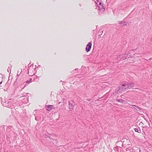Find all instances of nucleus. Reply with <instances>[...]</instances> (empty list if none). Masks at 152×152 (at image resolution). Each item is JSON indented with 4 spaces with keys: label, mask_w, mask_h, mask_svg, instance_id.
<instances>
[{
    "label": "nucleus",
    "mask_w": 152,
    "mask_h": 152,
    "mask_svg": "<svg viewBox=\"0 0 152 152\" xmlns=\"http://www.w3.org/2000/svg\"><path fill=\"white\" fill-rule=\"evenodd\" d=\"M31 80H32V79L31 78H30L29 80H27L25 82L27 84V83H28V84H29L31 82H32L31 81Z\"/></svg>",
    "instance_id": "obj_15"
},
{
    "label": "nucleus",
    "mask_w": 152,
    "mask_h": 152,
    "mask_svg": "<svg viewBox=\"0 0 152 152\" xmlns=\"http://www.w3.org/2000/svg\"><path fill=\"white\" fill-rule=\"evenodd\" d=\"M30 69H29L28 70V74L29 75H30V76H31L32 75H31V74H30L29 73V72H30Z\"/></svg>",
    "instance_id": "obj_20"
},
{
    "label": "nucleus",
    "mask_w": 152,
    "mask_h": 152,
    "mask_svg": "<svg viewBox=\"0 0 152 152\" xmlns=\"http://www.w3.org/2000/svg\"><path fill=\"white\" fill-rule=\"evenodd\" d=\"M131 105L136 110H137V111H139L141 110V108L137 106L132 105Z\"/></svg>",
    "instance_id": "obj_11"
},
{
    "label": "nucleus",
    "mask_w": 152,
    "mask_h": 152,
    "mask_svg": "<svg viewBox=\"0 0 152 152\" xmlns=\"http://www.w3.org/2000/svg\"><path fill=\"white\" fill-rule=\"evenodd\" d=\"M119 147H115L114 148V149L115 151H117V152L119 151L118 150V148Z\"/></svg>",
    "instance_id": "obj_17"
},
{
    "label": "nucleus",
    "mask_w": 152,
    "mask_h": 152,
    "mask_svg": "<svg viewBox=\"0 0 152 152\" xmlns=\"http://www.w3.org/2000/svg\"><path fill=\"white\" fill-rule=\"evenodd\" d=\"M140 152H141V151L140 150H139Z\"/></svg>",
    "instance_id": "obj_26"
},
{
    "label": "nucleus",
    "mask_w": 152,
    "mask_h": 152,
    "mask_svg": "<svg viewBox=\"0 0 152 152\" xmlns=\"http://www.w3.org/2000/svg\"><path fill=\"white\" fill-rule=\"evenodd\" d=\"M26 83L25 82H24V83H23V85L24 86L25 85V87L26 86H27V84H26Z\"/></svg>",
    "instance_id": "obj_21"
},
{
    "label": "nucleus",
    "mask_w": 152,
    "mask_h": 152,
    "mask_svg": "<svg viewBox=\"0 0 152 152\" xmlns=\"http://www.w3.org/2000/svg\"><path fill=\"white\" fill-rule=\"evenodd\" d=\"M47 110H51L52 109H54L55 107H54V106L53 105H49L47 107Z\"/></svg>",
    "instance_id": "obj_10"
},
{
    "label": "nucleus",
    "mask_w": 152,
    "mask_h": 152,
    "mask_svg": "<svg viewBox=\"0 0 152 152\" xmlns=\"http://www.w3.org/2000/svg\"><path fill=\"white\" fill-rule=\"evenodd\" d=\"M98 13L99 16L102 15L104 13L105 9L103 5L99 6Z\"/></svg>",
    "instance_id": "obj_2"
},
{
    "label": "nucleus",
    "mask_w": 152,
    "mask_h": 152,
    "mask_svg": "<svg viewBox=\"0 0 152 152\" xmlns=\"http://www.w3.org/2000/svg\"><path fill=\"white\" fill-rule=\"evenodd\" d=\"M14 101L9 99L7 101H5L4 102H2L1 101V103L2 105L9 108H12L16 105V103L14 102Z\"/></svg>",
    "instance_id": "obj_1"
},
{
    "label": "nucleus",
    "mask_w": 152,
    "mask_h": 152,
    "mask_svg": "<svg viewBox=\"0 0 152 152\" xmlns=\"http://www.w3.org/2000/svg\"><path fill=\"white\" fill-rule=\"evenodd\" d=\"M126 54H122L120 56H119L118 57H119L120 58H122L124 56V57H126Z\"/></svg>",
    "instance_id": "obj_13"
},
{
    "label": "nucleus",
    "mask_w": 152,
    "mask_h": 152,
    "mask_svg": "<svg viewBox=\"0 0 152 152\" xmlns=\"http://www.w3.org/2000/svg\"><path fill=\"white\" fill-rule=\"evenodd\" d=\"M127 86V89H130L132 88H133L134 86V83H128V82H125Z\"/></svg>",
    "instance_id": "obj_4"
},
{
    "label": "nucleus",
    "mask_w": 152,
    "mask_h": 152,
    "mask_svg": "<svg viewBox=\"0 0 152 152\" xmlns=\"http://www.w3.org/2000/svg\"><path fill=\"white\" fill-rule=\"evenodd\" d=\"M34 115L35 117V119L37 121H39L41 119L42 115L41 114H36V115L34 114Z\"/></svg>",
    "instance_id": "obj_7"
},
{
    "label": "nucleus",
    "mask_w": 152,
    "mask_h": 152,
    "mask_svg": "<svg viewBox=\"0 0 152 152\" xmlns=\"http://www.w3.org/2000/svg\"><path fill=\"white\" fill-rule=\"evenodd\" d=\"M116 101L118 102H120L121 103H122L123 102V100L122 99H117Z\"/></svg>",
    "instance_id": "obj_16"
},
{
    "label": "nucleus",
    "mask_w": 152,
    "mask_h": 152,
    "mask_svg": "<svg viewBox=\"0 0 152 152\" xmlns=\"http://www.w3.org/2000/svg\"><path fill=\"white\" fill-rule=\"evenodd\" d=\"M123 25H121V26H121L122 27V26H124V25L127 26V24L125 23V22H123Z\"/></svg>",
    "instance_id": "obj_19"
},
{
    "label": "nucleus",
    "mask_w": 152,
    "mask_h": 152,
    "mask_svg": "<svg viewBox=\"0 0 152 152\" xmlns=\"http://www.w3.org/2000/svg\"><path fill=\"white\" fill-rule=\"evenodd\" d=\"M151 58H150V59H148V60L150 61V60H151Z\"/></svg>",
    "instance_id": "obj_24"
},
{
    "label": "nucleus",
    "mask_w": 152,
    "mask_h": 152,
    "mask_svg": "<svg viewBox=\"0 0 152 152\" xmlns=\"http://www.w3.org/2000/svg\"><path fill=\"white\" fill-rule=\"evenodd\" d=\"M139 130H138L137 129L135 128L134 129V130L136 132H138L139 133H140L141 132V130L140 129H139Z\"/></svg>",
    "instance_id": "obj_14"
},
{
    "label": "nucleus",
    "mask_w": 152,
    "mask_h": 152,
    "mask_svg": "<svg viewBox=\"0 0 152 152\" xmlns=\"http://www.w3.org/2000/svg\"><path fill=\"white\" fill-rule=\"evenodd\" d=\"M130 54V53H129L128 54V55H127V56H130V55H129Z\"/></svg>",
    "instance_id": "obj_23"
},
{
    "label": "nucleus",
    "mask_w": 152,
    "mask_h": 152,
    "mask_svg": "<svg viewBox=\"0 0 152 152\" xmlns=\"http://www.w3.org/2000/svg\"><path fill=\"white\" fill-rule=\"evenodd\" d=\"M91 45L92 44L91 42H88L86 48V50L87 52H89L90 50L91 47Z\"/></svg>",
    "instance_id": "obj_6"
},
{
    "label": "nucleus",
    "mask_w": 152,
    "mask_h": 152,
    "mask_svg": "<svg viewBox=\"0 0 152 152\" xmlns=\"http://www.w3.org/2000/svg\"><path fill=\"white\" fill-rule=\"evenodd\" d=\"M25 87V85L24 86L23 84L20 85V88H22V89H23Z\"/></svg>",
    "instance_id": "obj_18"
},
{
    "label": "nucleus",
    "mask_w": 152,
    "mask_h": 152,
    "mask_svg": "<svg viewBox=\"0 0 152 152\" xmlns=\"http://www.w3.org/2000/svg\"><path fill=\"white\" fill-rule=\"evenodd\" d=\"M118 89L119 90H121L122 91H125L128 90L125 82L122 85L118 87Z\"/></svg>",
    "instance_id": "obj_3"
},
{
    "label": "nucleus",
    "mask_w": 152,
    "mask_h": 152,
    "mask_svg": "<svg viewBox=\"0 0 152 152\" xmlns=\"http://www.w3.org/2000/svg\"><path fill=\"white\" fill-rule=\"evenodd\" d=\"M96 3V5L97 7H99V6L103 5L102 3L101 2L100 0H96V1H95Z\"/></svg>",
    "instance_id": "obj_9"
},
{
    "label": "nucleus",
    "mask_w": 152,
    "mask_h": 152,
    "mask_svg": "<svg viewBox=\"0 0 152 152\" xmlns=\"http://www.w3.org/2000/svg\"><path fill=\"white\" fill-rule=\"evenodd\" d=\"M123 22L122 21H120L119 22V24H122V23H123Z\"/></svg>",
    "instance_id": "obj_22"
},
{
    "label": "nucleus",
    "mask_w": 152,
    "mask_h": 152,
    "mask_svg": "<svg viewBox=\"0 0 152 152\" xmlns=\"http://www.w3.org/2000/svg\"><path fill=\"white\" fill-rule=\"evenodd\" d=\"M68 103V108L69 109V110L72 111L74 107L73 102L72 101H69Z\"/></svg>",
    "instance_id": "obj_5"
},
{
    "label": "nucleus",
    "mask_w": 152,
    "mask_h": 152,
    "mask_svg": "<svg viewBox=\"0 0 152 152\" xmlns=\"http://www.w3.org/2000/svg\"><path fill=\"white\" fill-rule=\"evenodd\" d=\"M36 110H35L34 111V112H35L36 113Z\"/></svg>",
    "instance_id": "obj_25"
},
{
    "label": "nucleus",
    "mask_w": 152,
    "mask_h": 152,
    "mask_svg": "<svg viewBox=\"0 0 152 152\" xmlns=\"http://www.w3.org/2000/svg\"><path fill=\"white\" fill-rule=\"evenodd\" d=\"M22 70L21 69H19L18 70V73L17 74V76H19L21 72H22Z\"/></svg>",
    "instance_id": "obj_12"
},
{
    "label": "nucleus",
    "mask_w": 152,
    "mask_h": 152,
    "mask_svg": "<svg viewBox=\"0 0 152 152\" xmlns=\"http://www.w3.org/2000/svg\"><path fill=\"white\" fill-rule=\"evenodd\" d=\"M14 85L15 86L20 85L21 84L20 80L17 77L15 81L14 82Z\"/></svg>",
    "instance_id": "obj_8"
}]
</instances>
